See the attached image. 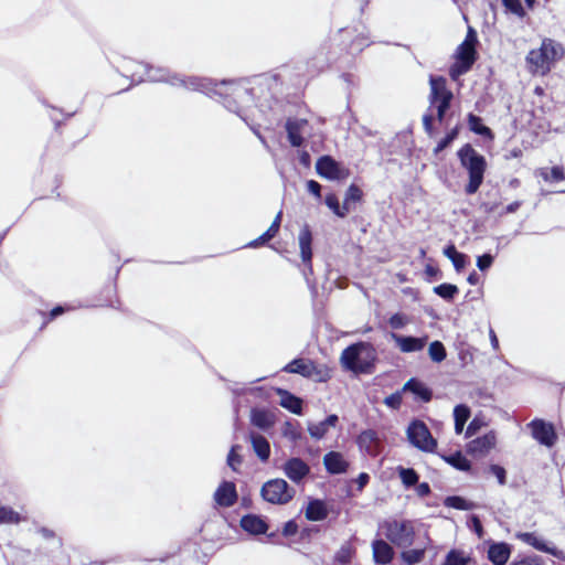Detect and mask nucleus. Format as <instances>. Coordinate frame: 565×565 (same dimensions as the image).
Listing matches in <instances>:
<instances>
[{
	"mask_svg": "<svg viewBox=\"0 0 565 565\" xmlns=\"http://www.w3.org/2000/svg\"><path fill=\"white\" fill-rule=\"evenodd\" d=\"M214 95L225 109L248 124L246 108L254 102V88L247 87L242 81H214Z\"/></svg>",
	"mask_w": 565,
	"mask_h": 565,
	"instance_id": "f257e3e1",
	"label": "nucleus"
},
{
	"mask_svg": "<svg viewBox=\"0 0 565 565\" xmlns=\"http://www.w3.org/2000/svg\"><path fill=\"white\" fill-rule=\"evenodd\" d=\"M564 56V45L553 39L545 38L539 49H533L527 53L525 62L531 74L545 76L551 72L554 64Z\"/></svg>",
	"mask_w": 565,
	"mask_h": 565,
	"instance_id": "f03ea898",
	"label": "nucleus"
},
{
	"mask_svg": "<svg viewBox=\"0 0 565 565\" xmlns=\"http://www.w3.org/2000/svg\"><path fill=\"white\" fill-rule=\"evenodd\" d=\"M377 361V351L370 342L360 341L347 347L340 356L343 369L355 374H371Z\"/></svg>",
	"mask_w": 565,
	"mask_h": 565,
	"instance_id": "7ed1b4c3",
	"label": "nucleus"
},
{
	"mask_svg": "<svg viewBox=\"0 0 565 565\" xmlns=\"http://www.w3.org/2000/svg\"><path fill=\"white\" fill-rule=\"evenodd\" d=\"M457 156L461 167L467 170L469 177L465 192L468 195H472L478 192L483 182L487 160L470 143H465L458 150Z\"/></svg>",
	"mask_w": 565,
	"mask_h": 565,
	"instance_id": "20e7f679",
	"label": "nucleus"
},
{
	"mask_svg": "<svg viewBox=\"0 0 565 565\" xmlns=\"http://www.w3.org/2000/svg\"><path fill=\"white\" fill-rule=\"evenodd\" d=\"M77 128V120L72 116L62 122H57L54 132L49 139L47 151L67 152L73 149L88 134L86 127Z\"/></svg>",
	"mask_w": 565,
	"mask_h": 565,
	"instance_id": "39448f33",
	"label": "nucleus"
},
{
	"mask_svg": "<svg viewBox=\"0 0 565 565\" xmlns=\"http://www.w3.org/2000/svg\"><path fill=\"white\" fill-rule=\"evenodd\" d=\"M386 540L398 548H408L415 544V527L411 520H392L382 525Z\"/></svg>",
	"mask_w": 565,
	"mask_h": 565,
	"instance_id": "423d86ee",
	"label": "nucleus"
},
{
	"mask_svg": "<svg viewBox=\"0 0 565 565\" xmlns=\"http://www.w3.org/2000/svg\"><path fill=\"white\" fill-rule=\"evenodd\" d=\"M295 494L296 490L286 480L279 478L268 480L260 489L262 498L273 504H287Z\"/></svg>",
	"mask_w": 565,
	"mask_h": 565,
	"instance_id": "0eeeda50",
	"label": "nucleus"
},
{
	"mask_svg": "<svg viewBox=\"0 0 565 565\" xmlns=\"http://www.w3.org/2000/svg\"><path fill=\"white\" fill-rule=\"evenodd\" d=\"M408 441L417 449L425 452H434L437 448V440L431 436L427 425L414 419L406 430Z\"/></svg>",
	"mask_w": 565,
	"mask_h": 565,
	"instance_id": "6e6552de",
	"label": "nucleus"
},
{
	"mask_svg": "<svg viewBox=\"0 0 565 565\" xmlns=\"http://www.w3.org/2000/svg\"><path fill=\"white\" fill-rule=\"evenodd\" d=\"M531 428L532 437L545 447H553L557 436L553 424L544 419L535 418L527 425Z\"/></svg>",
	"mask_w": 565,
	"mask_h": 565,
	"instance_id": "1a4fd4ad",
	"label": "nucleus"
},
{
	"mask_svg": "<svg viewBox=\"0 0 565 565\" xmlns=\"http://www.w3.org/2000/svg\"><path fill=\"white\" fill-rule=\"evenodd\" d=\"M429 85H430V94H429V103L430 105L439 104V103H451L454 98V94L450 89L447 88V79L444 76H429Z\"/></svg>",
	"mask_w": 565,
	"mask_h": 565,
	"instance_id": "9d476101",
	"label": "nucleus"
},
{
	"mask_svg": "<svg viewBox=\"0 0 565 565\" xmlns=\"http://www.w3.org/2000/svg\"><path fill=\"white\" fill-rule=\"evenodd\" d=\"M282 470L287 478L295 483H300L310 473V467L298 457L286 460Z\"/></svg>",
	"mask_w": 565,
	"mask_h": 565,
	"instance_id": "9b49d317",
	"label": "nucleus"
},
{
	"mask_svg": "<svg viewBox=\"0 0 565 565\" xmlns=\"http://www.w3.org/2000/svg\"><path fill=\"white\" fill-rule=\"evenodd\" d=\"M237 499L236 486L232 481H222L214 491V502L221 507H232L236 503Z\"/></svg>",
	"mask_w": 565,
	"mask_h": 565,
	"instance_id": "f8f14e48",
	"label": "nucleus"
},
{
	"mask_svg": "<svg viewBox=\"0 0 565 565\" xmlns=\"http://www.w3.org/2000/svg\"><path fill=\"white\" fill-rule=\"evenodd\" d=\"M391 339L404 353H413L423 350L428 340L427 337L418 338L413 335H403L394 332L391 333Z\"/></svg>",
	"mask_w": 565,
	"mask_h": 565,
	"instance_id": "ddd939ff",
	"label": "nucleus"
},
{
	"mask_svg": "<svg viewBox=\"0 0 565 565\" xmlns=\"http://www.w3.org/2000/svg\"><path fill=\"white\" fill-rule=\"evenodd\" d=\"M282 371L292 374H299L307 379H313L319 375L317 365L310 360L294 359Z\"/></svg>",
	"mask_w": 565,
	"mask_h": 565,
	"instance_id": "4468645a",
	"label": "nucleus"
},
{
	"mask_svg": "<svg viewBox=\"0 0 565 565\" xmlns=\"http://www.w3.org/2000/svg\"><path fill=\"white\" fill-rule=\"evenodd\" d=\"M360 450L365 451L370 456H376L380 452L381 441L376 431L365 429L361 431L356 438Z\"/></svg>",
	"mask_w": 565,
	"mask_h": 565,
	"instance_id": "2eb2a0df",
	"label": "nucleus"
},
{
	"mask_svg": "<svg viewBox=\"0 0 565 565\" xmlns=\"http://www.w3.org/2000/svg\"><path fill=\"white\" fill-rule=\"evenodd\" d=\"M515 537L540 552H544L553 556H557L559 553L555 546H550L543 539L537 536L534 532H518L515 533Z\"/></svg>",
	"mask_w": 565,
	"mask_h": 565,
	"instance_id": "dca6fc26",
	"label": "nucleus"
},
{
	"mask_svg": "<svg viewBox=\"0 0 565 565\" xmlns=\"http://www.w3.org/2000/svg\"><path fill=\"white\" fill-rule=\"evenodd\" d=\"M512 547L505 542H492L489 545L487 557L493 565H505L510 558Z\"/></svg>",
	"mask_w": 565,
	"mask_h": 565,
	"instance_id": "f3484780",
	"label": "nucleus"
},
{
	"mask_svg": "<svg viewBox=\"0 0 565 565\" xmlns=\"http://www.w3.org/2000/svg\"><path fill=\"white\" fill-rule=\"evenodd\" d=\"M316 171L328 180H338L341 174L339 163L330 156H322L317 160Z\"/></svg>",
	"mask_w": 565,
	"mask_h": 565,
	"instance_id": "a211bd4d",
	"label": "nucleus"
},
{
	"mask_svg": "<svg viewBox=\"0 0 565 565\" xmlns=\"http://www.w3.org/2000/svg\"><path fill=\"white\" fill-rule=\"evenodd\" d=\"M299 248H300V257L301 260L308 266L309 270H311V259H312V233L308 224H305L298 235Z\"/></svg>",
	"mask_w": 565,
	"mask_h": 565,
	"instance_id": "6ab92c4d",
	"label": "nucleus"
},
{
	"mask_svg": "<svg viewBox=\"0 0 565 565\" xmlns=\"http://www.w3.org/2000/svg\"><path fill=\"white\" fill-rule=\"evenodd\" d=\"M323 465L330 475H342L348 471L349 462L339 451H329L323 456Z\"/></svg>",
	"mask_w": 565,
	"mask_h": 565,
	"instance_id": "aec40b11",
	"label": "nucleus"
},
{
	"mask_svg": "<svg viewBox=\"0 0 565 565\" xmlns=\"http://www.w3.org/2000/svg\"><path fill=\"white\" fill-rule=\"evenodd\" d=\"M373 558L376 564H390L394 557V550L391 544L384 540H374L372 543Z\"/></svg>",
	"mask_w": 565,
	"mask_h": 565,
	"instance_id": "412c9836",
	"label": "nucleus"
},
{
	"mask_svg": "<svg viewBox=\"0 0 565 565\" xmlns=\"http://www.w3.org/2000/svg\"><path fill=\"white\" fill-rule=\"evenodd\" d=\"M241 527L253 535L265 534L268 530L266 521L257 514H246L241 519Z\"/></svg>",
	"mask_w": 565,
	"mask_h": 565,
	"instance_id": "4be33fe9",
	"label": "nucleus"
},
{
	"mask_svg": "<svg viewBox=\"0 0 565 565\" xmlns=\"http://www.w3.org/2000/svg\"><path fill=\"white\" fill-rule=\"evenodd\" d=\"M429 544L430 539L428 537V535H426L425 541L419 546L415 548H403V551L401 552V559L406 565L419 564L424 559L425 553Z\"/></svg>",
	"mask_w": 565,
	"mask_h": 565,
	"instance_id": "5701e85b",
	"label": "nucleus"
},
{
	"mask_svg": "<svg viewBox=\"0 0 565 565\" xmlns=\"http://www.w3.org/2000/svg\"><path fill=\"white\" fill-rule=\"evenodd\" d=\"M276 394L280 397V406L292 414H302V399L285 388L277 387Z\"/></svg>",
	"mask_w": 565,
	"mask_h": 565,
	"instance_id": "b1692460",
	"label": "nucleus"
},
{
	"mask_svg": "<svg viewBox=\"0 0 565 565\" xmlns=\"http://www.w3.org/2000/svg\"><path fill=\"white\" fill-rule=\"evenodd\" d=\"M249 440L255 455L260 461L266 462L270 457V445L267 438L260 434L250 433Z\"/></svg>",
	"mask_w": 565,
	"mask_h": 565,
	"instance_id": "393cba45",
	"label": "nucleus"
},
{
	"mask_svg": "<svg viewBox=\"0 0 565 565\" xmlns=\"http://www.w3.org/2000/svg\"><path fill=\"white\" fill-rule=\"evenodd\" d=\"M307 124L305 119H288L285 128L287 131L288 140L292 147H300L303 142L301 129Z\"/></svg>",
	"mask_w": 565,
	"mask_h": 565,
	"instance_id": "a878e982",
	"label": "nucleus"
},
{
	"mask_svg": "<svg viewBox=\"0 0 565 565\" xmlns=\"http://www.w3.org/2000/svg\"><path fill=\"white\" fill-rule=\"evenodd\" d=\"M306 519L312 522L322 521L328 516V509L326 503L320 499H312L308 502Z\"/></svg>",
	"mask_w": 565,
	"mask_h": 565,
	"instance_id": "bb28decb",
	"label": "nucleus"
},
{
	"mask_svg": "<svg viewBox=\"0 0 565 565\" xmlns=\"http://www.w3.org/2000/svg\"><path fill=\"white\" fill-rule=\"evenodd\" d=\"M250 423L262 430L269 429L274 424V416L264 408H252Z\"/></svg>",
	"mask_w": 565,
	"mask_h": 565,
	"instance_id": "cd10ccee",
	"label": "nucleus"
},
{
	"mask_svg": "<svg viewBox=\"0 0 565 565\" xmlns=\"http://www.w3.org/2000/svg\"><path fill=\"white\" fill-rule=\"evenodd\" d=\"M403 391L413 393L415 396H417L420 401L425 403L429 402L433 397L431 390L416 379L408 380L404 384Z\"/></svg>",
	"mask_w": 565,
	"mask_h": 565,
	"instance_id": "c85d7f7f",
	"label": "nucleus"
},
{
	"mask_svg": "<svg viewBox=\"0 0 565 565\" xmlns=\"http://www.w3.org/2000/svg\"><path fill=\"white\" fill-rule=\"evenodd\" d=\"M495 445V435L488 433L469 443V451L472 454H486Z\"/></svg>",
	"mask_w": 565,
	"mask_h": 565,
	"instance_id": "c756f323",
	"label": "nucleus"
},
{
	"mask_svg": "<svg viewBox=\"0 0 565 565\" xmlns=\"http://www.w3.org/2000/svg\"><path fill=\"white\" fill-rule=\"evenodd\" d=\"M468 127L476 135L482 136L484 138L493 139L492 130L483 125L482 118L475 115L473 113H469L467 116Z\"/></svg>",
	"mask_w": 565,
	"mask_h": 565,
	"instance_id": "7c9ffc66",
	"label": "nucleus"
},
{
	"mask_svg": "<svg viewBox=\"0 0 565 565\" xmlns=\"http://www.w3.org/2000/svg\"><path fill=\"white\" fill-rule=\"evenodd\" d=\"M281 435L290 440L297 443L302 438L300 424L297 420H287L281 427Z\"/></svg>",
	"mask_w": 565,
	"mask_h": 565,
	"instance_id": "2f4dec72",
	"label": "nucleus"
},
{
	"mask_svg": "<svg viewBox=\"0 0 565 565\" xmlns=\"http://www.w3.org/2000/svg\"><path fill=\"white\" fill-rule=\"evenodd\" d=\"M444 504L447 508H452L461 511H469L476 508V503L472 501H468L467 499L460 495H448L444 500Z\"/></svg>",
	"mask_w": 565,
	"mask_h": 565,
	"instance_id": "473e14b6",
	"label": "nucleus"
},
{
	"mask_svg": "<svg viewBox=\"0 0 565 565\" xmlns=\"http://www.w3.org/2000/svg\"><path fill=\"white\" fill-rule=\"evenodd\" d=\"M470 561V556L463 551L452 548L446 554L445 561L441 565H468Z\"/></svg>",
	"mask_w": 565,
	"mask_h": 565,
	"instance_id": "72a5a7b5",
	"label": "nucleus"
},
{
	"mask_svg": "<svg viewBox=\"0 0 565 565\" xmlns=\"http://www.w3.org/2000/svg\"><path fill=\"white\" fill-rule=\"evenodd\" d=\"M398 477L406 488L414 487L418 483L419 475L413 468L397 467Z\"/></svg>",
	"mask_w": 565,
	"mask_h": 565,
	"instance_id": "f704fd0d",
	"label": "nucleus"
},
{
	"mask_svg": "<svg viewBox=\"0 0 565 565\" xmlns=\"http://www.w3.org/2000/svg\"><path fill=\"white\" fill-rule=\"evenodd\" d=\"M181 84L186 89L195 90V92H202V93H205V94L210 89V82H209V79H204V78H200V77H194V76L188 77L186 79H182Z\"/></svg>",
	"mask_w": 565,
	"mask_h": 565,
	"instance_id": "c9c22d12",
	"label": "nucleus"
},
{
	"mask_svg": "<svg viewBox=\"0 0 565 565\" xmlns=\"http://www.w3.org/2000/svg\"><path fill=\"white\" fill-rule=\"evenodd\" d=\"M433 291L446 301H451L458 294L459 289L454 284L444 282L435 286Z\"/></svg>",
	"mask_w": 565,
	"mask_h": 565,
	"instance_id": "e433bc0d",
	"label": "nucleus"
},
{
	"mask_svg": "<svg viewBox=\"0 0 565 565\" xmlns=\"http://www.w3.org/2000/svg\"><path fill=\"white\" fill-rule=\"evenodd\" d=\"M445 460L460 471H469L471 469L470 461L460 451H456L455 454L445 457Z\"/></svg>",
	"mask_w": 565,
	"mask_h": 565,
	"instance_id": "4c0bfd02",
	"label": "nucleus"
},
{
	"mask_svg": "<svg viewBox=\"0 0 565 565\" xmlns=\"http://www.w3.org/2000/svg\"><path fill=\"white\" fill-rule=\"evenodd\" d=\"M326 205L339 217H345L348 214V209L344 207V204L340 205L339 199L334 193H329L324 198Z\"/></svg>",
	"mask_w": 565,
	"mask_h": 565,
	"instance_id": "58836bf2",
	"label": "nucleus"
},
{
	"mask_svg": "<svg viewBox=\"0 0 565 565\" xmlns=\"http://www.w3.org/2000/svg\"><path fill=\"white\" fill-rule=\"evenodd\" d=\"M362 195H363L362 190L358 185L351 184L348 188V190L345 192L344 200H343V204H344V207L348 209V213L352 210L353 203L361 201Z\"/></svg>",
	"mask_w": 565,
	"mask_h": 565,
	"instance_id": "ea45409f",
	"label": "nucleus"
},
{
	"mask_svg": "<svg viewBox=\"0 0 565 565\" xmlns=\"http://www.w3.org/2000/svg\"><path fill=\"white\" fill-rule=\"evenodd\" d=\"M476 47L461 43L456 51V58L473 65L476 61Z\"/></svg>",
	"mask_w": 565,
	"mask_h": 565,
	"instance_id": "a19ab883",
	"label": "nucleus"
},
{
	"mask_svg": "<svg viewBox=\"0 0 565 565\" xmlns=\"http://www.w3.org/2000/svg\"><path fill=\"white\" fill-rule=\"evenodd\" d=\"M428 354L431 361L436 363L443 362L447 356L445 345L438 340L429 344Z\"/></svg>",
	"mask_w": 565,
	"mask_h": 565,
	"instance_id": "79ce46f5",
	"label": "nucleus"
},
{
	"mask_svg": "<svg viewBox=\"0 0 565 565\" xmlns=\"http://www.w3.org/2000/svg\"><path fill=\"white\" fill-rule=\"evenodd\" d=\"M242 449L239 445H233L227 454L226 463L233 471H238V468L243 463V457L238 454Z\"/></svg>",
	"mask_w": 565,
	"mask_h": 565,
	"instance_id": "37998d69",
	"label": "nucleus"
},
{
	"mask_svg": "<svg viewBox=\"0 0 565 565\" xmlns=\"http://www.w3.org/2000/svg\"><path fill=\"white\" fill-rule=\"evenodd\" d=\"M20 521L21 516L17 511L0 503V523L17 524Z\"/></svg>",
	"mask_w": 565,
	"mask_h": 565,
	"instance_id": "c03bdc74",
	"label": "nucleus"
},
{
	"mask_svg": "<svg viewBox=\"0 0 565 565\" xmlns=\"http://www.w3.org/2000/svg\"><path fill=\"white\" fill-rule=\"evenodd\" d=\"M471 67L472 64L456 58V62L449 68V75L451 79L456 81L461 75L466 74Z\"/></svg>",
	"mask_w": 565,
	"mask_h": 565,
	"instance_id": "a18cd8bd",
	"label": "nucleus"
},
{
	"mask_svg": "<svg viewBox=\"0 0 565 565\" xmlns=\"http://www.w3.org/2000/svg\"><path fill=\"white\" fill-rule=\"evenodd\" d=\"M329 427L323 423L309 424L308 431L310 436L317 440L322 439L328 433Z\"/></svg>",
	"mask_w": 565,
	"mask_h": 565,
	"instance_id": "49530a36",
	"label": "nucleus"
},
{
	"mask_svg": "<svg viewBox=\"0 0 565 565\" xmlns=\"http://www.w3.org/2000/svg\"><path fill=\"white\" fill-rule=\"evenodd\" d=\"M470 408L466 404H458L454 408V419L455 422H459L466 424L470 417Z\"/></svg>",
	"mask_w": 565,
	"mask_h": 565,
	"instance_id": "de8ad7c7",
	"label": "nucleus"
},
{
	"mask_svg": "<svg viewBox=\"0 0 565 565\" xmlns=\"http://www.w3.org/2000/svg\"><path fill=\"white\" fill-rule=\"evenodd\" d=\"M502 4L519 18H524L526 14L521 0H502Z\"/></svg>",
	"mask_w": 565,
	"mask_h": 565,
	"instance_id": "09e8293b",
	"label": "nucleus"
},
{
	"mask_svg": "<svg viewBox=\"0 0 565 565\" xmlns=\"http://www.w3.org/2000/svg\"><path fill=\"white\" fill-rule=\"evenodd\" d=\"M408 322V319L405 315L403 313H394L393 316H391V318L388 319V324L392 329H395V330H399V329H403Z\"/></svg>",
	"mask_w": 565,
	"mask_h": 565,
	"instance_id": "8fccbe9b",
	"label": "nucleus"
},
{
	"mask_svg": "<svg viewBox=\"0 0 565 565\" xmlns=\"http://www.w3.org/2000/svg\"><path fill=\"white\" fill-rule=\"evenodd\" d=\"M66 310H68V308L56 306L49 313L41 312V315L44 317L43 327L47 326L51 321L63 315Z\"/></svg>",
	"mask_w": 565,
	"mask_h": 565,
	"instance_id": "3c124183",
	"label": "nucleus"
},
{
	"mask_svg": "<svg viewBox=\"0 0 565 565\" xmlns=\"http://www.w3.org/2000/svg\"><path fill=\"white\" fill-rule=\"evenodd\" d=\"M490 472L497 478L499 484L504 486L507 483V471L500 465H490Z\"/></svg>",
	"mask_w": 565,
	"mask_h": 565,
	"instance_id": "603ef678",
	"label": "nucleus"
},
{
	"mask_svg": "<svg viewBox=\"0 0 565 565\" xmlns=\"http://www.w3.org/2000/svg\"><path fill=\"white\" fill-rule=\"evenodd\" d=\"M510 565H544V562L540 556L532 555L514 559Z\"/></svg>",
	"mask_w": 565,
	"mask_h": 565,
	"instance_id": "864d4df0",
	"label": "nucleus"
},
{
	"mask_svg": "<svg viewBox=\"0 0 565 565\" xmlns=\"http://www.w3.org/2000/svg\"><path fill=\"white\" fill-rule=\"evenodd\" d=\"M493 260H494V257L491 254L486 253V254L477 257V267L481 271H486L492 266Z\"/></svg>",
	"mask_w": 565,
	"mask_h": 565,
	"instance_id": "5fc2aeb1",
	"label": "nucleus"
},
{
	"mask_svg": "<svg viewBox=\"0 0 565 565\" xmlns=\"http://www.w3.org/2000/svg\"><path fill=\"white\" fill-rule=\"evenodd\" d=\"M384 404L393 409L399 408L402 404V395L399 392H395L385 397Z\"/></svg>",
	"mask_w": 565,
	"mask_h": 565,
	"instance_id": "6e6d98bb",
	"label": "nucleus"
},
{
	"mask_svg": "<svg viewBox=\"0 0 565 565\" xmlns=\"http://www.w3.org/2000/svg\"><path fill=\"white\" fill-rule=\"evenodd\" d=\"M450 262L452 263L456 271L459 273L466 267L468 263V256L459 252V254L456 257H454Z\"/></svg>",
	"mask_w": 565,
	"mask_h": 565,
	"instance_id": "4d7b16f0",
	"label": "nucleus"
},
{
	"mask_svg": "<svg viewBox=\"0 0 565 565\" xmlns=\"http://www.w3.org/2000/svg\"><path fill=\"white\" fill-rule=\"evenodd\" d=\"M450 105L451 103H447V102H444V103H439V104H435V105H430V107H436V110H437V120L439 122H443L444 119H445V116L447 114V111L449 110L450 108Z\"/></svg>",
	"mask_w": 565,
	"mask_h": 565,
	"instance_id": "13d9d810",
	"label": "nucleus"
},
{
	"mask_svg": "<svg viewBox=\"0 0 565 565\" xmlns=\"http://www.w3.org/2000/svg\"><path fill=\"white\" fill-rule=\"evenodd\" d=\"M298 532V524L294 520H289L282 526V535L288 537L292 536Z\"/></svg>",
	"mask_w": 565,
	"mask_h": 565,
	"instance_id": "bf43d9fd",
	"label": "nucleus"
},
{
	"mask_svg": "<svg viewBox=\"0 0 565 565\" xmlns=\"http://www.w3.org/2000/svg\"><path fill=\"white\" fill-rule=\"evenodd\" d=\"M270 239H271L270 234L265 232L259 237H257L254 241L249 242L246 246L247 247H252V248H256V247H259V246L266 244Z\"/></svg>",
	"mask_w": 565,
	"mask_h": 565,
	"instance_id": "052dcab7",
	"label": "nucleus"
},
{
	"mask_svg": "<svg viewBox=\"0 0 565 565\" xmlns=\"http://www.w3.org/2000/svg\"><path fill=\"white\" fill-rule=\"evenodd\" d=\"M281 215H282V213L278 212V214L274 218L271 225L266 231L267 233L270 234L271 238H274L276 236V234L278 233V231H279L280 223H281Z\"/></svg>",
	"mask_w": 565,
	"mask_h": 565,
	"instance_id": "680f3d73",
	"label": "nucleus"
},
{
	"mask_svg": "<svg viewBox=\"0 0 565 565\" xmlns=\"http://www.w3.org/2000/svg\"><path fill=\"white\" fill-rule=\"evenodd\" d=\"M307 190L316 198H321V184L316 180H309L307 182Z\"/></svg>",
	"mask_w": 565,
	"mask_h": 565,
	"instance_id": "e2e57ef3",
	"label": "nucleus"
},
{
	"mask_svg": "<svg viewBox=\"0 0 565 565\" xmlns=\"http://www.w3.org/2000/svg\"><path fill=\"white\" fill-rule=\"evenodd\" d=\"M462 43L476 47V44L478 43V36H477V32L473 28H471V26L468 28L466 39Z\"/></svg>",
	"mask_w": 565,
	"mask_h": 565,
	"instance_id": "0e129e2a",
	"label": "nucleus"
},
{
	"mask_svg": "<svg viewBox=\"0 0 565 565\" xmlns=\"http://www.w3.org/2000/svg\"><path fill=\"white\" fill-rule=\"evenodd\" d=\"M433 120H434V117L431 114H425L423 116V126H424L426 134L429 136H433V131H434Z\"/></svg>",
	"mask_w": 565,
	"mask_h": 565,
	"instance_id": "69168bd1",
	"label": "nucleus"
},
{
	"mask_svg": "<svg viewBox=\"0 0 565 565\" xmlns=\"http://www.w3.org/2000/svg\"><path fill=\"white\" fill-rule=\"evenodd\" d=\"M452 141L450 140V138L446 135L444 138H441L437 146L435 147L434 149V152L435 153H439L441 152L443 150H445L446 148H448L450 146Z\"/></svg>",
	"mask_w": 565,
	"mask_h": 565,
	"instance_id": "338daca9",
	"label": "nucleus"
},
{
	"mask_svg": "<svg viewBox=\"0 0 565 565\" xmlns=\"http://www.w3.org/2000/svg\"><path fill=\"white\" fill-rule=\"evenodd\" d=\"M565 178L563 168L555 166L551 169V179L554 181H561Z\"/></svg>",
	"mask_w": 565,
	"mask_h": 565,
	"instance_id": "774afa93",
	"label": "nucleus"
}]
</instances>
